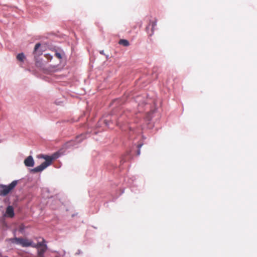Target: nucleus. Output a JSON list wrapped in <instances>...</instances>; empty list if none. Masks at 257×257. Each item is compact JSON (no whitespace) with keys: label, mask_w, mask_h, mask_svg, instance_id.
Instances as JSON below:
<instances>
[{"label":"nucleus","mask_w":257,"mask_h":257,"mask_svg":"<svg viewBox=\"0 0 257 257\" xmlns=\"http://www.w3.org/2000/svg\"><path fill=\"white\" fill-rule=\"evenodd\" d=\"M119 44L123 45L125 47L128 46L130 45L129 42L125 39H121L118 42Z\"/></svg>","instance_id":"nucleus-10"},{"label":"nucleus","mask_w":257,"mask_h":257,"mask_svg":"<svg viewBox=\"0 0 257 257\" xmlns=\"http://www.w3.org/2000/svg\"><path fill=\"white\" fill-rule=\"evenodd\" d=\"M152 28H151V33L150 34L149 32L148 31V29H149V28L147 27V31L148 32V33L149 34V35L151 36L152 35H153L154 34V29H155V27L157 26V21H155L154 22H152Z\"/></svg>","instance_id":"nucleus-9"},{"label":"nucleus","mask_w":257,"mask_h":257,"mask_svg":"<svg viewBox=\"0 0 257 257\" xmlns=\"http://www.w3.org/2000/svg\"><path fill=\"white\" fill-rule=\"evenodd\" d=\"M100 53L101 54H103L104 55V51L103 50H101L100 51Z\"/></svg>","instance_id":"nucleus-17"},{"label":"nucleus","mask_w":257,"mask_h":257,"mask_svg":"<svg viewBox=\"0 0 257 257\" xmlns=\"http://www.w3.org/2000/svg\"><path fill=\"white\" fill-rule=\"evenodd\" d=\"M4 141V140H3V139H1L0 138V143H2Z\"/></svg>","instance_id":"nucleus-18"},{"label":"nucleus","mask_w":257,"mask_h":257,"mask_svg":"<svg viewBox=\"0 0 257 257\" xmlns=\"http://www.w3.org/2000/svg\"><path fill=\"white\" fill-rule=\"evenodd\" d=\"M44 245H47V244L45 243V240L44 239H43L42 241L39 242L36 244L33 243L32 247L36 248L39 247H43V246H44Z\"/></svg>","instance_id":"nucleus-8"},{"label":"nucleus","mask_w":257,"mask_h":257,"mask_svg":"<svg viewBox=\"0 0 257 257\" xmlns=\"http://www.w3.org/2000/svg\"><path fill=\"white\" fill-rule=\"evenodd\" d=\"M45 56L46 59H47L48 60H50V61H51L53 58V56L50 54H46L45 55Z\"/></svg>","instance_id":"nucleus-13"},{"label":"nucleus","mask_w":257,"mask_h":257,"mask_svg":"<svg viewBox=\"0 0 257 257\" xmlns=\"http://www.w3.org/2000/svg\"><path fill=\"white\" fill-rule=\"evenodd\" d=\"M37 249L38 257L44 256V254L47 249V246L44 245L43 247L36 248Z\"/></svg>","instance_id":"nucleus-7"},{"label":"nucleus","mask_w":257,"mask_h":257,"mask_svg":"<svg viewBox=\"0 0 257 257\" xmlns=\"http://www.w3.org/2000/svg\"><path fill=\"white\" fill-rule=\"evenodd\" d=\"M12 241L14 243L21 245L22 247H29L33 245V241L26 238L22 237H15Z\"/></svg>","instance_id":"nucleus-3"},{"label":"nucleus","mask_w":257,"mask_h":257,"mask_svg":"<svg viewBox=\"0 0 257 257\" xmlns=\"http://www.w3.org/2000/svg\"><path fill=\"white\" fill-rule=\"evenodd\" d=\"M18 181H13L8 185H0V196H5L8 195L17 185Z\"/></svg>","instance_id":"nucleus-2"},{"label":"nucleus","mask_w":257,"mask_h":257,"mask_svg":"<svg viewBox=\"0 0 257 257\" xmlns=\"http://www.w3.org/2000/svg\"><path fill=\"white\" fill-rule=\"evenodd\" d=\"M60 157V153L56 152L54 153L52 156L40 155L39 156V158H43L45 160V161L42 163L40 165L34 168L31 170L32 173L40 172L45 169L47 167L49 166L52 161Z\"/></svg>","instance_id":"nucleus-1"},{"label":"nucleus","mask_w":257,"mask_h":257,"mask_svg":"<svg viewBox=\"0 0 257 257\" xmlns=\"http://www.w3.org/2000/svg\"><path fill=\"white\" fill-rule=\"evenodd\" d=\"M15 213L14 208L12 206H8L7 207L5 216L8 217H13Z\"/></svg>","instance_id":"nucleus-6"},{"label":"nucleus","mask_w":257,"mask_h":257,"mask_svg":"<svg viewBox=\"0 0 257 257\" xmlns=\"http://www.w3.org/2000/svg\"><path fill=\"white\" fill-rule=\"evenodd\" d=\"M40 46L41 44L39 43L36 44L34 48V53H35L37 51V50L40 48Z\"/></svg>","instance_id":"nucleus-14"},{"label":"nucleus","mask_w":257,"mask_h":257,"mask_svg":"<svg viewBox=\"0 0 257 257\" xmlns=\"http://www.w3.org/2000/svg\"><path fill=\"white\" fill-rule=\"evenodd\" d=\"M85 139L84 135L81 134V135L78 136L74 141H71L70 142H67L66 144V148H70L71 147H75V146L81 143L83 140Z\"/></svg>","instance_id":"nucleus-4"},{"label":"nucleus","mask_w":257,"mask_h":257,"mask_svg":"<svg viewBox=\"0 0 257 257\" xmlns=\"http://www.w3.org/2000/svg\"><path fill=\"white\" fill-rule=\"evenodd\" d=\"M64 55L63 52L56 51L55 53V55L56 57H57L60 60L62 58L63 55Z\"/></svg>","instance_id":"nucleus-12"},{"label":"nucleus","mask_w":257,"mask_h":257,"mask_svg":"<svg viewBox=\"0 0 257 257\" xmlns=\"http://www.w3.org/2000/svg\"><path fill=\"white\" fill-rule=\"evenodd\" d=\"M24 164L26 167H32L34 166L35 162L32 156H28L24 160Z\"/></svg>","instance_id":"nucleus-5"},{"label":"nucleus","mask_w":257,"mask_h":257,"mask_svg":"<svg viewBox=\"0 0 257 257\" xmlns=\"http://www.w3.org/2000/svg\"><path fill=\"white\" fill-rule=\"evenodd\" d=\"M143 145V144H139L138 146V150L137 151V155H140V153H141L140 149L142 147Z\"/></svg>","instance_id":"nucleus-15"},{"label":"nucleus","mask_w":257,"mask_h":257,"mask_svg":"<svg viewBox=\"0 0 257 257\" xmlns=\"http://www.w3.org/2000/svg\"><path fill=\"white\" fill-rule=\"evenodd\" d=\"M104 123L106 125H108V120H104Z\"/></svg>","instance_id":"nucleus-16"},{"label":"nucleus","mask_w":257,"mask_h":257,"mask_svg":"<svg viewBox=\"0 0 257 257\" xmlns=\"http://www.w3.org/2000/svg\"><path fill=\"white\" fill-rule=\"evenodd\" d=\"M17 58L19 61L23 62V61H24V60L25 58V56L24 53H21L18 54V55L17 56Z\"/></svg>","instance_id":"nucleus-11"}]
</instances>
